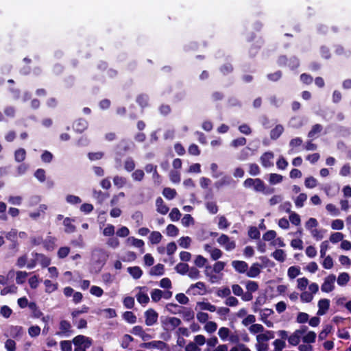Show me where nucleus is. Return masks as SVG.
Returning <instances> with one entry per match:
<instances>
[{"instance_id": "nucleus-47", "label": "nucleus", "mask_w": 351, "mask_h": 351, "mask_svg": "<svg viewBox=\"0 0 351 351\" xmlns=\"http://www.w3.org/2000/svg\"><path fill=\"white\" fill-rule=\"evenodd\" d=\"M164 273V265L158 264L151 269L150 274L152 276H160Z\"/></svg>"}, {"instance_id": "nucleus-36", "label": "nucleus", "mask_w": 351, "mask_h": 351, "mask_svg": "<svg viewBox=\"0 0 351 351\" xmlns=\"http://www.w3.org/2000/svg\"><path fill=\"white\" fill-rule=\"evenodd\" d=\"M71 328V324L66 320H62L60 323V332L58 334H66L70 332Z\"/></svg>"}, {"instance_id": "nucleus-31", "label": "nucleus", "mask_w": 351, "mask_h": 351, "mask_svg": "<svg viewBox=\"0 0 351 351\" xmlns=\"http://www.w3.org/2000/svg\"><path fill=\"white\" fill-rule=\"evenodd\" d=\"M162 238V234L158 231H153L149 237V241L152 244H158L161 241Z\"/></svg>"}, {"instance_id": "nucleus-55", "label": "nucleus", "mask_w": 351, "mask_h": 351, "mask_svg": "<svg viewBox=\"0 0 351 351\" xmlns=\"http://www.w3.org/2000/svg\"><path fill=\"white\" fill-rule=\"evenodd\" d=\"M304 185L308 189H313L317 186V180L312 176L308 177L304 180Z\"/></svg>"}, {"instance_id": "nucleus-4", "label": "nucleus", "mask_w": 351, "mask_h": 351, "mask_svg": "<svg viewBox=\"0 0 351 351\" xmlns=\"http://www.w3.org/2000/svg\"><path fill=\"white\" fill-rule=\"evenodd\" d=\"M106 252L100 248H95L91 252V261L94 263L104 264L106 261Z\"/></svg>"}, {"instance_id": "nucleus-22", "label": "nucleus", "mask_w": 351, "mask_h": 351, "mask_svg": "<svg viewBox=\"0 0 351 351\" xmlns=\"http://www.w3.org/2000/svg\"><path fill=\"white\" fill-rule=\"evenodd\" d=\"M317 335L313 331L306 332L302 337V341L305 343H313L315 341Z\"/></svg>"}, {"instance_id": "nucleus-3", "label": "nucleus", "mask_w": 351, "mask_h": 351, "mask_svg": "<svg viewBox=\"0 0 351 351\" xmlns=\"http://www.w3.org/2000/svg\"><path fill=\"white\" fill-rule=\"evenodd\" d=\"M245 188H253L256 192H264L265 186L264 182L259 178H247L243 182Z\"/></svg>"}, {"instance_id": "nucleus-44", "label": "nucleus", "mask_w": 351, "mask_h": 351, "mask_svg": "<svg viewBox=\"0 0 351 351\" xmlns=\"http://www.w3.org/2000/svg\"><path fill=\"white\" fill-rule=\"evenodd\" d=\"M273 346L274 347V351H282L286 347V342L282 339H277L273 342Z\"/></svg>"}, {"instance_id": "nucleus-50", "label": "nucleus", "mask_w": 351, "mask_h": 351, "mask_svg": "<svg viewBox=\"0 0 351 351\" xmlns=\"http://www.w3.org/2000/svg\"><path fill=\"white\" fill-rule=\"evenodd\" d=\"M10 335L14 338L20 337L22 334V327L21 326H11L9 329Z\"/></svg>"}, {"instance_id": "nucleus-45", "label": "nucleus", "mask_w": 351, "mask_h": 351, "mask_svg": "<svg viewBox=\"0 0 351 351\" xmlns=\"http://www.w3.org/2000/svg\"><path fill=\"white\" fill-rule=\"evenodd\" d=\"M178 242L181 247L187 249L191 243V239L189 237H182L179 239Z\"/></svg>"}, {"instance_id": "nucleus-53", "label": "nucleus", "mask_w": 351, "mask_h": 351, "mask_svg": "<svg viewBox=\"0 0 351 351\" xmlns=\"http://www.w3.org/2000/svg\"><path fill=\"white\" fill-rule=\"evenodd\" d=\"M162 195L168 199H173L176 195V191L173 189L169 187L165 188L162 191Z\"/></svg>"}, {"instance_id": "nucleus-34", "label": "nucleus", "mask_w": 351, "mask_h": 351, "mask_svg": "<svg viewBox=\"0 0 351 351\" xmlns=\"http://www.w3.org/2000/svg\"><path fill=\"white\" fill-rule=\"evenodd\" d=\"M88 126L87 122L84 119H79L77 121L74 125V129L80 132H83Z\"/></svg>"}, {"instance_id": "nucleus-51", "label": "nucleus", "mask_w": 351, "mask_h": 351, "mask_svg": "<svg viewBox=\"0 0 351 351\" xmlns=\"http://www.w3.org/2000/svg\"><path fill=\"white\" fill-rule=\"evenodd\" d=\"M196 318L199 323L205 324L209 321V315L202 311H199L197 313Z\"/></svg>"}, {"instance_id": "nucleus-39", "label": "nucleus", "mask_w": 351, "mask_h": 351, "mask_svg": "<svg viewBox=\"0 0 351 351\" xmlns=\"http://www.w3.org/2000/svg\"><path fill=\"white\" fill-rule=\"evenodd\" d=\"M300 274V269L298 267L291 266L288 269L287 275L289 278L294 279Z\"/></svg>"}, {"instance_id": "nucleus-62", "label": "nucleus", "mask_w": 351, "mask_h": 351, "mask_svg": "<svg viewBox=\"0 0 351 351\" xmlns=\"http://www.w3.org/2000/svg\"><path fill=\"white\" fill-rule=\"evenodd\" d=\"M23 198L19 195H11L8 197V202L12 205L20 206L22 204Z\"/></svg>"}, {"instance_id": "nucleus-52", "label": "nucleus", "mask_w": 351, "mask_h": 351, "mask_svg": "<svg viewBox=\"0 0 351 351\" xmlns=\"http://www.w3.org/2000/svg\"><path fill=\"white\" fill-rule=\"evenodd\" d=\"M332 330V326L331 325H326L324 328V329L319 332L318 335V338L319 340L325 339L328 335L331 332Z\"/></svg>"}, {"instance_id": "nucleus-24", "label": "nucleus", "mask_w": 351, "mask_h": 351, "mask_svg": "<svg viewBox=\"0 0 351 351\" xmlns=\"http://www.w3.org/2000/svg\"><path fill=\"white\" fill-rule=\"evenodd\" d=\"M128 271L134 279L140 278L143 274L142 269L137 266L128 267Z\"/></svg>"}, {"instance_id": "nucleus-28", "label": "nucleus", "mask_w": 351, "mask_h": 351, "mask_svg": "<svg viewBox=\"0 0 351 351\" xmlns=\"http://www.w3.org/2000/svg\"><path fill=\"white\" fill-rule=\"evenodd\" d=\"M251 334L255 335V334H261V332H264L265 328L264 326L261 324H256L251 325L248 328Z\"/></svg>"}, {"instance_id": "nucleus-20", "label": "nucleus", "mask_w": 351, "mask_h": 351, "mask_svg": "<svg viewBox=\"0 0 351 351\" xmlns=\"http://www.w3.org/2000/svg\"><path fill=\"white\" fill-rule=\"evenodd\" d=\"M137 301L141 304H146L149 301V298L145 287H139V291L136 295Z\"/></svg>"}, {"instance_id": "nucleus-54", "label": "nucleus", "mask_w": 351, "mask_h": 351, "mask_svg": "<svg viewBox=\"0 0 351 351\" xmlns=\"http://www.w3.org/2000/svg\"><path fill=\"white\" fill-rule=\"evenodd\" d=\"M344 236L341 232H336L330 234L329 240L332 243H337L341 241Z\"/></svg>"}, {"instance_id": "nucleus-14", "label": "nucleus", "mask_w": 351, "mask_h": 351, "mask_svg": "<svg viewBox=\"0 0 351 351\" xmlns=\"http://www.w3.org/2000/svg\"><path fill=\"white\" fill-rule=\"evenodd\" d=\"M274 338V332L272 330H264V332L258 334L256 337L257 342L267 343L269 340Z\"/></svg>"}, {"instance_id": "nucleus-30", "label": "nucleus", "mask_w": 351, "mask_h": 351, "mask_svg": "<svg viewBox=\"0 0 351 351\" xmlns=\"http://www.w3.org/2000/svg\"><path fill=\"white\" fill-rule=\"evenodd\" d=\"M350 280V276L348 273L342 272L339 274L338 276V278L337 279V284L339 286H344L346 285L348 281Z\"/></svg>"}, {"instance_id": "nucleus-38", "label": "nucleus", "mask_w": 351, "mask_h": 351, "mask_svg": "<svg viewBox=\"0 0 351 351\" xmlns=\"http://www.w3.org/2000/svg\"><path fill=\"white\" fill-rule=\"evenodd\" d=\"M309 281L305 278H300L297 280V288L300 291H304L306 288L308 286Z\"/></svg>"}, {"instance_id": "nucleus-17", "label": "nucleus", "mask_w": 351, "mask_h": 351, "mask_svg": "<svg viewBox=\"0 0 351 351\" xmlns=\"http://www.w3.org/2000/svg\"><path fill=\"white\" fill-rule=\"evenodd\" d=\"M261 266L260 264L253 263L249 269H247L246 276L249 278H256L261 273Z\"/></svg>"}, {"instance_id": "nucleus-18", "label": "nucleus", "mask_w": 351, "mask_h": 351, "mask_svg": "<svg viewBox=\"0 0 351 351\" xmlns=\"http://www.w3.org/2000/svg\"><path fill=\"white\" fill-rule=\"evenodd\" d=\"M231 265L235 271L239 274L246 273L248 269L247 263L243 261H233Z\"/></svg>"}, {"instance_id": "nucleus-35", "label": "nucleus", "mask_w": 351, "mask_h": 351, "mask_svg": "<svg viewBox=\"0 0 351 351\" xmlns=\"http://www.w3.org/2000/svg\"><path fill=\"white\" fill-rule=\"evenodd\" d=\"M44 285L45 287V292L48 293H51L56 291L58 289V285L53 283L49 280H45L44 281Z\"/></svg>"}, {"instance_id": "nucleus-46", "label": "nucleus", "mask_w": 351, "mask_h": 351, "mask_svg": "<svg viewBox=\"0 0 351 351\" xmlns=\"http://www.w3.org/2000/svg\"><path fill=\"white\" fill-rule=\"evenodd\" d=\"M326 209L328 211V213L331 215L332 216H338L340 214V211L339 208L332 204H328L326 206Z\"/></svg>"}, {"instance_id": "nucleus-60", "label": "nucleus", "mask_w": 351, "mask_h": 351, "mask_svg": "<svg viewBox=\"0 0 351 351\" xmlns=\"http://www.w3.org/2000/svg\"><path fill=\"white\" fill-rule=\"evenodd\" d=\"M44 247L48 251H52L55 247V239L52 237L47 238L44 242Z\"/></svg>"}, {"instance_id": "nucleus-8", "label": "nucleus", "mask_w": 351, "mask_h": 351, "mask_svg": "<svg viewBox=\"0 0 351 351\" xmlns=\"http://www.w3.org/2000/svg\"><path fill=\"white\" fill-rule=\"evenodd\" d=\"M217 243L224 247V249L227 251H232L236 247V243L234 241H232L228 236L226 234H221L217 239Z\"/></svg>"}, {"instance_id": "nucleus-63", "label": "nucleus", "mask_w": 351, "mask_h": 351, "mask_svg": "<svg viewBox=\"0 0 351 351\" xmlns=\"http://www.w3.org/2000/svg\"><path fill=\"white\" fill-rule=\"evenodd\" d=\"M169 216L171 221H177L180 219L181 217V213L178 208H174L171 210Z\"/></svg>"}, {"instance_id": "nucleus-56", "label": "nucleus", "mask_w": 351, "mask_h": 351, "mask_svg": "<svg viewBox=\"0 0 351 351\" xmlns=\"http://www.w3.org/2000/svg\"><path fill=\"white\" fill-rule=\"evenodd\" d=\"M289 221L292 224L295 226H300L301 223V219L300 215L295 212H291L289 215Z\"/></svg>"}, {"instance_id": "nucleus-21", "label": "nucleus", "mask_w": 351, "mask_h": 351, "mask_svg": "<svg viewBox=\"0 0 351 351\" xmlns=\"http://www.w3.org/2000/svg\"><path fill=\"white\" fill-rule=\"evenodd\" d=\"M156 210L161 215H166L169 212V207L165 204L161 197H158L156 200Z\"/></svg>"}, {"instance_id": "nucleus-9", "label": "nucleus", "mask_w": 351, "mask_h": 351, "mask_svg": "<svg viewBox=\"0 0 351 351\" xmlns=\"http://www.w3.org/2000/svg\"><path fill=\"white\" fill-rule=\"evenodd\" d=\"M274 314V311L270 308H263L260 311L261 321L268 328H273L274 324L268 318Z\"/></svg>"}, {"instance_id": "nucleus-41", "label": "nucleus", "mask_w": 351, "mask_h": 351, "mask_svg": "<svg viewBox=\"0 0 351 351\" xmlns=\"http://www.w3.org/2000/svg\"><path fill=\"white\" fill-rule=\"evenodd\" d=\"M307 199V195L305 193H300L295 199V205L298 208H302L304 202Z\"/></svg>"}, {"instance_id": "nucleus-29", "label": "nucleus", "mask_w": 351, "mask_h": 351, "mask_svg": "<svg viewBox=\"0 0 351 351\" xmlns=\"http://www.w3.org/2000/svg\"><path fill=\"white\" fill-rule=\"evenodd\" d=\"M284 128L281 125H277L270 132V136L272 139H277L283 132Z\"/></svg>"}, {"instance_id": "nucleus-57", "label": "nucleus", "mask_w": 351, "mask_h": 351, "mask_svg": "<svg viewBox=\"0 0 351 351\" xmlns=\"http://www.w3.org/2000/svg\"><path fill=\"white\" fill-rule=\"evenodd\" d=\"M165 343L161 341H154L149 343H144L143 347L144 348H162L165 346Z\"/></svg>"}, {"instance_id": "nucleus-16", "label": "nucleus", "mask_w": 351, "mask_h": 351, "mask_svg": "<svg viewBox=\"0 0 351 351\" xmlns=\"http://www.w3.org/2000/svg\"><path fill=\"white\" fill-rule=\"evenodd\" d=\"M32 256L34 257V260H36V265L37 264V262H38L42 267H46L51 263V259L43 254L33 253Z\"/></svg>"}, {"instance_id": "nucleus-23", "label": "nucleus", "mask_w": 351, "mask_h": 351, "mask_svg": "<svg viewBox=\"0 0 351 351\" xmlns=\"http://www.w3.org/2000/svg\"><path fill=\"white\" fill-rule=\"evenodd\" d=\"M126 243L128 245L134 246L138 248L143 247L144 245V242L143 240L136 239L133 237H128L126 240Z\"/></svg>"}, {"instance_id": "nucleus-42", "label": "nucleus", "mask_w": 351, "mask_h": 351, "mask_svg": "<svg viewBox=\"0 0 351 351\" xmlns=\"http://www.w3.org/2000/svg\"><path fill=\"white\" fill-rule=\"evenodd\" d=\"M318 221L315 218L311 217L305 223V228L310 232L318 226Z\"/></svg>"}, {"instance_id": "nucleus-11", "label": "nucleus", "mask_w": 351, "mask_h": 351, "mask_svg": "<svg viewBox=\"0 0 351 351\" xmlns=\"http://www.w3.org/2000/svg\"><path fill=\"white\" fill-rule=\"evenodd\" d=\"M274 154L271 152H265L260 158V161L263 167L269 168L274 165Z\"/></svg>"}, {"instance_id": "nucleus-43", "label": "nucleus", "mask_w": 351, "mask_h": 351, "mask_svg": "<svg viewBox=\"0 0 351 351\" xmlns=\"http://www.w3.org/2000/svg\"><path fill=\"white\" fill-rule=\"evenodd\" d=\"M40 332H41V328L38 326H36V325L31 326L28 328V335L31 337L34 338V337H38L40 334Z\"/></svg>"}, {"instance_id": "nucleus-13", "label": "nucleus", "mask_w": 351, "mask_h": 351, "mask_svg": "<svg viewBox=\"0 0 351 351\" xmlns=\"http://www.w3.org/2000/svg\"><path fill=\"white\" fill-rule=\"evenodd\" d=\"M196 311H207L209 312H215L217 307L211 303L206 301L197 302L195 306Z\"/></svg>"}, {"instance_id": "nucleus-27", "label": "nucleus", "mask_w": 351, "mask_h": 351, "mask_svg": "<svg viewBox=\"0 0 351 351\" xmlns=\"http://www.w3.org/2000/svg\"><path fill=\"white\" fill-rule=\"evenodd\" d=\"M271 256L279 262H284L286 259V254L284 250L278 249L276 250L272 254Z\"/></svg>"}, {"instance_id": "nucleus-59", "label": "nucleus", "mask_w": 351, "mask_h": 351, "mask_svg": "<svg viewBox=\"0 0 351 351\" xmlns=\"http://www.w3.org/2000/svg\"><path fill=\"white\" fill-rule=\"evenodd\" d=\"M162 293L163 291L160 289H154L151 293L152 300L155 302H158L162 298Z\"/></svg>"}, {"instance_id": "nucleus-15", "label": "nucleus", "mask_w": 351, "mask_h": 351, "mask_svg": "<svg viewBox=\"0 0 351 351\" xmlns=\"http://www.w3.org/2000/svg\"><path fill=\"white\" fill-rule=\"evenodd\" d=\"M318 311L317 314L318 315H325L330 307V301L328 299H321L317 303Z\"/></svg>"}, {"instance_id": "nucleus-58", "label": "nucleus", "mask_w": 351, "mask_h": 351, "mask_svg": "<svg viewBox=\"0 0 351 351\" xmlns=\"http://www.w3.org/2000/svg\"><path fill=\"white\" fill-rule=\"evenodd\" d=\"M175 269L178 273L184 275L188 272L189 265L186 263H178L176 266Z\"/></svg>"}, {"instance_id": "nucleus-5", "label": "nucleus", "mask_w": 351, "mask_h": 351, "mask_svg": "<svg viewBox=\"0 0 351 351\" xmlns=\"http://www.w3.org/2000/svg\"><path fill=\"white\" fill-rule=\"evenodd\" d=\"M307 328L302 326L295 330L288 338L289 343L291 346H298L300 342L301 336L306 332Z\"/></svg>"}, {"instance_id": "nucleus-64", "label": "nucleus", "mask_w": 351, "mask_h": 351, "mask_svg": "<svg viewBox=\"0 0 351 351\" xmlns=\"http://www.w3.org/2000/svg\"><path fill=\"white\" fill-rule=\"evenodd\" d=\"M313 297L312 293L304 291L300 295V300L303 302L308 303L313 300Z\"/></svg>"}, {"instance_id": "nucleus-6", "label": "nucleus", "mask_w": 351, "mask_h": 351, "mask_svg": "<svg viewBox=\"0 0 351 351\" xmlns=\"http://www.w3.org/2000/svg\"><path fill=\"white\" fill-rule=\"evenodd\" d=\"M336 280V276L334 274H330L326 276L324 282L321 286V290L324 293H330L335 289V282Z\"/></svg>"}, {"instance_id": "nucleus-49", "label": "nucleus", "mask_w": 351, "mask_h": 351, "mask_svg": "<svg viewBox=\"0 0 351 351\" xmlns=\"http://www.w3.org/2000/svg\"><path fill=\"white\" fill-rule=\"evenodd\" d=\"M166 233L169 237H176L179 233V230L176 226L169 224L166 228Z\"/></svg>"}, {"instance_id": "nucleus-2", "label": "nucleus", "mask_w": 351, "mask_h": 351, "mask_svg": "<svg viewBox=\"0 0 351 351\" xmlns=\"http://www.w3.org/2000/svg\"><path fill=\"white\" fill-rule=\"evenodd\" d=\"M181 320L176 317H162L161 325L166 331H172L181 324Z\"/></svg>"}, {"instance_id": "nucleus-61", "label": "nucleus", "mask_w": 351, "mask_h": 351, "mask_svg": "<svg viewBox=\"0 0 351 351\" xmlns=\"http://www.w3.org/2000/svg\"><path fill=\"white\" fill-rule=\"evenodd\" d=\"M344 227V223L341 219H335L331 223V228L332 230H341Z\"/></svg>"}, {"instance_id": "nucleus-12", "label": "nucleus", "mask_w": 351, "mask_h": 351, "mask_svg": "<svg viewBox=\"0 0 351 351\" xmlns=\"http://www.w3.org/2000/svg\"><path fill=\"white\" fill-rule=\"evenodd\" d=\"M145 324L148 326H153L157 322L158 314L152 308L145 312Z\"/></svg>"}, {"instance_id": "nucleus-40", "label": "nucleus", "mask_w": 351, "mask_h": 351, "mask_svg": "<svg viewBox=\"0 0 351 351\" xmlns=\"http://www.w3.org/2000/svg\"><path fill=\"white\" fill-rule=\"evenodd\" d=\"M312 237L317 241L322 240L324 237L325 231L322 229L315 228L310 232Z\"/></svg>"}, {"instance_id": "nucleus-37", "label": "nucleus", "mask_w": 351, "mask_h": 351, "mask_svg": "<svg viewBox=\"0 0 351 351\" xmlns=\"http://www.w3.org/2000/svg\"><path fill=\"white\" fill-rule=\"evenodd\" d=\"M131 177L135 182H141L145 177L144 171L142 169H136L132 173Z\"/></svg>"}, {"instance_id": "nucleus-25", "label": "nucleus", "mask_w": 351, "mask_h": 351, "mask_svg": "<svg viewBox=\"0 0 351 351\" xmlns=\"http://www.w3.org/2000/svg\"><path fill=\"white\" fill-rule=\"evenodd\" d=\"M283 180V176L278 173H270L269 175L268 181L270 184L275 185L282 182Z\"/></svg>"}, {"instance_id": "nucleus-33", "label": "nucleus", "mask_w": 351, "mask_h": 351, "mask_svg": "<svg viewBox=\"0 0 351 351\" xmlns=\"http://www.w3.org/2000/svg\"><path fill=\"white\" fill-rule=\"evenodd\" d=\"M230 330L227 327H221L218 330V335L222 341H226L229 338Z\"/></svg>"}, {"instance_id": "nucleus-48", "label": "nucleus", "mask_w": 351, "mask_h": 351, "mask_svg": "<svg viewBox=\"0 0 351 351\" xmlns=\"http://www.w3.org/2000/svg\"><path fill=\"white\" fill-rule=\"evenodd\" d=\"M72 219L70 218H65L64 219L63 223L65 226V232L67 233H72L75 230V226L72 224Z\"/></svg>"}, {"instance_id": "nucleus-1", "label": "nucleus", "mask_w": 351, "mask_h": 351, "mask_svg": "<svg viewBox=\"0 0 351 351\" xmlns=\"http://www.w3.org/2000/svg\"><path fill=\"white\" fill-rule=\"evenodd\" d=\"M225 266V262L217 261L213 265V267L210 266L206 267L204 274L211 283L217 282L220 280L221 277L217 274H219L224 269Z\"/></svg>"}, {"instance_id": "nucleus-26", "label": "nucleus", "mask_w": 351, "mask_h": 351, "mask_svg": "<svg viewBox=\"0 0 351 351\" xmlns=\"http://www.w3.org/2000/svg\"><path fill=\"white\" fill-rule=\"evenodd\" d=\"M217 329V324L213 321H208L204 324V330L208 334L214 333Z\"/></svg>"}, {"instance_id": "nucleus-19", "label": "nucleus", "mask_w": 351, "mask_h": 351, "mask_svg": "<svg viewBox=\"0 0 351 351\" xmlns=\"http://www.w3.org/2000/svg\"><path fill=\"white\" fill-rule=\"evenodd\" d=\"M132 333L134 335L139 336L143 341H148L152 338V337L146 333L140 326H134L132 330Z\"/></svg>"}, {"instance_id": "nucleus-32", "label": "nucleus", "mask_w": 351, "mask_h": 351, "mask_svg": "<svg viewBox=\"0 0 351 351\" xmlns=\"http://www.w3.org/2000/svg\"><path fill=\"white\" fill-rule=\"evenodd\" d=\"M28 273L25 271H17L16 272V282L18 285H21L25 282Z\"/></svg>"}, {"instance_id": "nucleus-7", "label": "nucleus", "mask_w": 351, "mask_h": 351, "mask_svg": "<svg viewBox=\"0 0 351 351\" xmlns=\"http://www.w3.org/2000/svg\"><path fill=\"white\" fill-rule=\"evenodd\" d=\"M28 257L27 254H25L21 256H20L16 262V266H18L19 268H23L24 267H26L27 269H33L36 266V260H34V258L29 261H27Z\"/></svg>"}, {"instance_id": "nucleus-10", "label": "nucleus", "mask_w": 351, "mask_h": 351, "mask_svg": "<svg viewBox=\"0 0 351 351\" xmlns=\"http://www.w3.org/2000/svg\"><path fill=\"white\" fill-rule=\"evenodd\" d=\"M75 346H79L85 349L88 348L92 345V339L84 335H77L73 339Z\"/></svg>"}]
</instances>
